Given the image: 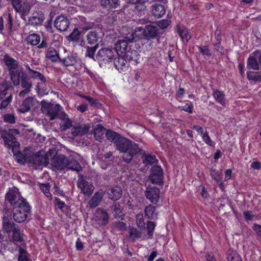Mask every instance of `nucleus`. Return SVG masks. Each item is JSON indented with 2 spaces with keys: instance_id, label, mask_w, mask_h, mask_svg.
I'll list each match as a JSON object with an SVG mask.
<instances>
[{
  "instance_id": "nucleus-58",
  "label": "nucleus",
  "mask_w": 261,
  "mask_h": 261,
  "mask_svg": "<svg viewBox=\"0 0 261 261\" xmlns=\"http://www.w3.org/2000/svg\"><path fill=\"white\" fill-rule=\"evenodd\" d=\"M210 174L212 178L217 182L221 181V178L220 176V174L215 169H211L210 170Z\"/></svg>"
},
{
  "instance_id": "nucleus-26",
  "label": "nucleus",
  "mask_w": 261,
  "mask_h": 261,
  "mask_svg": "<svg viewBox=\"0 0 261 261\" xmlns=\"http://www.w3.org/2000/svg\"><path fill=\"white\" fill-rule=\"evenodd\" d=\"M95 220L100 225H106L109 220V216L107 213L103 210H97L95 214Z\"/></svg>"
},
{
  "instance_id": "nucleus-31",
  "label": "nucleus",
  "mask_w": 261,
  "mask_h": 261,
  "mask_svg": "<svg viewBox=\"0 0 261 261\" xmlns=\"http://www.w3.org/2000/svg\"><path fill=\"white\" fill-rule=\"evenodd\" d=\"M44 19V15L41 13H33L29 19L30 24L34 26L41 25Z\"/></svg>"
},
{
  "instance_id": "nucleus-37",
  "label": "nucleus",
  "mask_w": 261,
  "mask_h": 261,
  "mask_svg": "<svg viewBox=\"0 0 261 261\" xmlns=\"http://www.w3.org/2000/svg\"><path fill=\"white\" fill-rule=\"evenodd\" d=\"M123 207L118 202H114L111 206V211L115 218H121L124 216Z\"/></svg>"
},
{
  "instance_id": "nucleus-53",
  "label": "nucleus",
  "mask_w": 261,
  "mask_h": 261,
  "mask_svg": "<svg viewBox=\"0 0 261 261\" xmlns=\"http://www.w3.org/2000/svg\"><path fill=\"white\" fill-rule=\"evenodd\" d=\"M69 37L72 41L79 42L80 39V32L77 29H75Z\"/></svg>"
},
{
  "instance_id": "nucleus-22",
  "label": "nucleus",
  "mask_w": 261,
  "mask_h": 261,
  "mask_svg": "<svg viewBox=\"0 0 261 261\" xmlns=\"http://www.w3.org/2000/svg\"><path fill=\"white\" fill-rule=\"evenodd\" d=\"M143 34L147 39L154 38L158 35V28L157 27L151 25H146L144 29H143Z\"/></svg>"
},
{
  "instance_id": "nucleus-16",
  "label": "nucleus",
  "mask_w": 261,
  "mask_h": 261,
  "mask_svg": "<svg viewBox=\"0 0 261 261\" xmlns=\"http://www.w3.org/2000/svg\"><path fill=\"white\" fill-rule=\"evenodd\" d=\"M3 229L7 233L8 237L11 236V232L18 226L12 221L11 218L4 216L2 220Z\"/></svg>"
},
{
  "instance_id": "nucleus-25",
  "label": "nucleus",
  "mask_w": 261,
  "mask_h": 261,
  "mask_svg": "<svg viewBox=\"0 0 261 261\" xmlns=\"http://www.w3.org/2000/svg\"><path fill=\"white\" fill-rule=\"evenodd\" d=\"M129 238L133 242L137 239L144 240L146 236L143 232L138 230L136 227H132L128 228Z\"/></svg>"
},
{
  "instance_id": "nucleus-36",
  "label": "nucleus",
  "mask_w": 261,
  "mask_h": 261,
  "mask_svg": "<svg viewBox=\"0 0 261 261\" xmlns=\"http://www.w3.org/2000/svg\"><path fill=\"white\" fill-rule=\"evenodd\" d=\"M46 57L53 62H59L60 58L57 50L53 47L48 48L46 53Z\"/></svg>"
},
{
  "instance_id": "nucleus-41",
  "label": "nucleus",
  "mask_w": 261,
  "mask_h": 261,
  "mask_svg": "<svg viewBox=\"0 0 261 261\" xmlns=\"http://www.w3.org/2000/svg\"><path fill=\"white\" fill-rule=\"evenodd\" d=\"M213 95L218 102L222 106L225 105V94L223 92L218 90H214Z\"/></svg>"
},
{
  "instance_id": "nucleus-59",
  "label": "nucleus",
  "mask_w": 261,
  "mask_h": 261,
  "mask_svg": "<svg viewBox=\"0 0 261 261\" xmlns=\"http://www.w3.org/2000/svg\"><path fill=\"white\" fill-rule=\"evenodd\" d=\"M12 96L11 95L8 96L6 99L2 100L0 104V110L5 109L12 101Z\"/></svg>"
},
{
  "instance_id": "nucleus-52",
  "label": "nucleus",
  "mask_w": 261,
  "mask_h": 261,
  "mask_svg": "<svg viewBox=\"0 0 261 261\" xmlns=\"http://www.w3.org/2000/svg\"><path fill=\"white\" fill-rule=\"evenodd\" d=\"M40 188L47 198L51 199V195L49 192L50 185L49 183L45 184H41L40 186Z\"/></svg>"
},
{
  "instance_id": "nucleus-44",
  "label": "nucleus",
  "mask_w": 261,
  "mask_h": 261,
  "mask_svg": "<svg viewBox=\"0 0 261 261\" xmlns=\"http://www.w3.org/2000/svg\"><path fill=\"white\" fill-rule=\"evenodd\" d=\"M11 87V84L7 81L0 83V99L3 98L7 94V91Z\"/></svg>"
},
{
  "instance_id": "nucleus-28",
  "label": "nucleus",
  "mask_w": 261,
  "mask_h": 261,
  "mask_svg": "<svg viewBox=\"0 0 261 261\" xmlns=\"http://www.w3.org/2000/svg\"><path fill=\"white\" fill-rule=\"evenodd\" d=\"M100 4L103 8L112 10L118 8L120 5V0H100Z\"/></svg>"
},
{
  "instance_id": "nucleus-13",
  "label": "nucleus",
  "mask_w": 261,
  "mask_h": 261,
  "mask_svg": "<svg viewBox=\"0 0 261 261\" xmlns=\"http://www.w3.org/2000/svg\"><path fill=\"white\" fill-rule=\"evenodd\" d=\"M160 190L156 187L148 186L145 191L146 198L152 203H156L159 199Z\"/></svg>"
},
{
  "instance_id": "nucleus-39",
  "label": "nucleus",
  "mask_w": 261,
  "mask_h": 261,
  "mask_svg": "<svg viewBox=\"0 0 261 261\" xmlns=\"http://www.w3.org/2000/svg\"><path fill=\"white\" fill-rule=\"evenodd\" d=\"M145 217L148 219H154L157 218L158 213L155 212V207L149 204L144 208Z\"/></svg>"
},
{
  "instance_id": "nucleus-48",
  "label": "nucleus",
  "mask_w": 261,
  "mask_h": 261,
  "mask_svg": "<svg viewBox=\"0 0 261 261\" xmlns=\"http://www.w3.org/2000/svg\"><path fill=\"white\" fill-rule=\"evenodd\" d=\"M158 160L154 155H147L143 160V163L146 166H156Z\"/></svg>"
},
{
  "instance_id": "nucleus-45",
  "label": "nucleus",
  "mask_w": 261,
  "mask_h": 261,
  "mask_svg": "<svg viewBox=\"0 0 261 261\" xmlns=\"http://www.w3.org/2000/svg\"><path fill=\"white\" fill-rule=\"evenodd\" d=\"M106 136L108 140L113 142L115 145L121 137L119 134L110 129L107 130Z\"/></svg>"
},
{
  "instance_id": "nucleus-56",
  "label": "nucleus",
  "mask_w": 261,
  "mask_h": 261,
  "mask_svg": "<svg viewBox=\"0 0 261 261\" xmlns=\"http://www.w3.org/2000/svg\"><path fill=\"white\" fill-rule=\"evenodd\" d=\"M136 223L139 227H144L145 222L143 219V214H139L136 216Z\"/></svg>"
},
{
  "instance_id": "nucleus-15",
  "label": "nucleus",
  "mask_w": 261,
  "mask_h": 261,
  "mask_svg": "<svg viewBox=\"0 0 261 261\" xmlns=\"http://www.w3.org/2000/svg\"><path fill=\"white\" fill-rule=\"evenodd\" d=\"M40 36L39 35L33 33L29 35L27 38V41L32 45H38L39 48H44L47 47L48 44L45 40H42L40 42Z\"/></svg>"
},
{
  "instance_id": "nucleus-30",
  "label": "nucleus",
  "mask_w": 261,
  "mask_h": 261,
  "mask_svg": "<svg viewBox=\"0 0 261 261\" xmlns=\"http://www.w3.org/2000/svg\"><path fill=\"white\" fill-rule=\"evenodd\" d=\"M89 129V126L86 124H82L74 126L72 129V134L73 136H83L86 134Z\"/></svg>"
},
{
  "instance_id": "nucleus-34",
  "label": "nucleus",
  "mask_w": 261,
  "mask_h": 261,
  "mask_svg": "<svg viewBox=\"0 0 261 261\" xmlns=\"http://www.w3.org/2000/svg\"><path fill=\"white\" fill-rule=\"evenodd\" d=\"M59 62L65 67L72 66L76 63V59L72 55H68L64 58H60Z\"/></svg>"
},
{
  "instance_id": "nucleus-4",
  "label": "nucleus",
  "mask_w": 261,
  "mask_h": 261,
  "mask_svg": "<svg viewBox=\"0 0 261 261\" xmlns=\"http://www.w3.org/2000/svg\"><path fill=\"white\" fill-rule=\"evenodd\" d=\"M41 106L42 112L48 117L50 120L58 118L60 114L64 112L59 105L49 103L45 100L41 101Z\"/></svg>"
},
{
  "instance_id": "nucleus-5",
  "label": "nucleus",
  "mask_w": 261,
  "mask_h": 261,
  "mask_svg": "<svg viewBox=\"0 0 261 261\" xmlns=\"http://www.w3.org/2000/svg\"><path fill=\"white\" fill-rule=\"evenodd\" d=\"M115 57V51L110 47H102L98 50L96 54L95 61H97L100 66L106 64L112 61Z\"/></svg>"
},
{
  "instance_id": "nucleus-49",
  "label": "nucleus",
  "mask_w": 261,
  "mask_h": 261,
  "mask_svg": "<svg viewBox=\"0 0 261 261\" xmlns=\"http://www.w3.org/2000/svg\"><path fill=\"white\" fill-rule=\"evenodd\" d=\"M98 44H96L93 47H86V56L88 57L93 60L96 59V55H95V52L98 47Z\"/></svg>"
},
{
  "instance_id": "nucleus-63",
  "label": "nucleus",
  "mask_w": 261,
  "mask_h": 261,
  "mask_svg": "<svg viewBox=\"0 0 261 261\" xmlns=\"http://www.w3.org/2000/svg\"><path fill=\"white\" fill-rule=\"evenodd\" d=\"M115 227L120 231L125 230L126 229V225L123 222H118L115 223Z\"/></svg>"
},
{
  "instance_id": "nucleus-1",
  "label": "nucleus",
  "mask_w": 261,
  "mask_h": 261,
  "mask_svg": "<svg viewBox=\"0 0 261 261\" xmlns=\"http://www.w3.org/2000/svg\"><path fill=\"white\" fill-rule=\"evenodd\" d=\"M115 146L116 149L120 152L124 153L122 158L123 161L129 163L133 160V157L140 153L142 149L139 147V145L132 142L129 139L121 137L117 141Z\"/></svg>"
},
{
  "instance_id": "nucleus-54",
  "label": "nucleus",
  "mask_w": 261,
  "mask_h": 261,
  "mask_svg": "<svg viewBox=\"0 0 261 261\" xmlns=\"http://www.w3.org/2000/svg\"><path fill=\"white\" fill-rule=\"evenodd\" d=\"M198 49L199 52L203 55L210 57L212 56V53L211 50L208 48V47L206 45L204 46H198Z\"/></svg>"
},
{
  "instance_id": "nucleus-57",
  "label": "nucleus",
  "mask_w": 261,
  "mask_h": 261,
  "mask_svg": "<svg viewBox=\"0 0 261 261\" xmlns=\"http://www.w3.org/2000/svg\"><path fill=\"white\" fill-rule=\"evenodd\" d=\"M4 120L6 122L13 124L15 122L16 117L13 114H6L4 116Z\"/></svg>"
},
{
  "instance_id": "nucleus-7",
  "label": "nucleus",
  "mask_w": 261,
  "mask_h": 261,
  "mask_svg": "<svg viewBox=\"0 0 261 261\" xmlns=\"http://www.w3.org/2000/svg\"><path fill=\"white\" fill-rule=\"evenodd\" d=\"M6 201H8L11 205L13 206L14 208L27 201L15 190L9 191L6 195Z\"/></svg>"
},
{
  "instance_id": "nucleus-10",
  "label": "nucleus",
  "mask_w": 261,
  "mask_h": 261,
  "mask_svg": "<svg viewBox=\"0 0 261 261\" xmlns=\"http://www.w3.org/2000/svg\"><path fill=\"white\" fill-rule=\"evenodd\" d=\"M149 178L152 184L161 185L163 182L164 173L160 166H154L152 167Z\"/></svg>"
},
{
  "instance_id": "nucleus-32",
  "label": "nucleus",
  "mask_w": 261,
  "mask_h": 261,
  "mask_svg": "<svg viewBox=\"0 0 261 261\" xmlns=\"http://www.w3.org/2000/svg\"><path fill=\"white\" fill-rule=\"evenodd\" d=\"M114 64L116 68L120 71H123L128 65H127V61L122 56V57H118L117 58H114Z\"/></svg>"
},
{
  "instance_id": "nucleus-40",
  "label": "nucleus",
  "mask_w": 261,
  "mask_h": 261,
  "mask_svg": "<svg viewBox=\"0 0 261 261\" xmlns=\"http://www.w3.org/2000/svg\"><path fill=\"white\" fill-rule=\"evenodd\" d=\"M88 43L90 45H96L99 40V36L98 33L95 31L89 32L87 36Z\"/></svg>"
},
{
  "instance_id": "nucleus-27",
  "label": "nucleus",
  "mask_w": 261,
  "mask_h": 261,
  "mask_svg": "<svg viewBox=\"0 0 261 261\" xmlns=\"http://www.w3.org/2000/svg\"><path fill=\"white\" fill-rule=\"evenodd\" d=\"M105 192L102 190H99L96 192L92 198L89 201V205L91 208L96 207L98 205L101 201Z\"/></svg>"
},
{
  "instance_id": "nucleus-38",
  "label": "nucleus",
  "mask_w": 261,
  "mask_h": 261,
  "mask_svg": "<svg viewBox=\"0 0 261 261\" xmlns=\"http://www.w3.org/2000/svg\"><path fill=\"white\" fill-rule=\"evenodd\" d=\"M106 129L104 127L101 125H98L93 130V134L95 139L101 142V140L103 138V135L106 133Z\"/></svg>"
},
{
  "instance_id": "nucleus-18",
  "label": "nucleus",
  "mask_w": 261,
  "mask_h": 261,
  "mask_svg": "<svg viewBox=\"0 0 261 261\" xmlns=\"http://www.w3.org/2000/svg\"><path fill=\"white\" fill-rule=\"evenodd\" d=\"M123 56L126 61L132 64L137 65L138 64V60L140 57L139 54L137 50L129 48L128 51Z\"/></svg>"
},
{
  "instance_id": "nucleus-11",
  "label": "nucleus",
  "mask_w": 261,
  "mask_h": 261,
  "mask_svg": "<svg viewBox=\"0 0 261 261\" xmlns=\"http://www.w3.org/2000/svg\"><path fill=\"white\" fill-rule=\"evenodd\" d=\"M77 186L84 195L90 196L94 189V186L87 181L86 177L81 175L79 176Z\"/></svg>"
},
{
  "instance_id": "nucleus-35",
  "label": "nucleus",
  "mask_w": 261,
  "mask_h": 261,
  "mask_svg": "<svg viewBox=\"0 0 261 261\" xmlns=\"http://www.w3.org/2000/svg\"><path fill=\"white\" fill-rule=\"evenodd\" d=\"M21 81V86L24 89L31 90L32 88V83L30 81V78L27 74L23 71L21 73L20 81Z\"/></svg>"
},
{
  "instance_id": "nucleus-47",
  "label": "nucleus",
  "mask_w": 261,
  "mask_h": 261,
  "mask_svg": "<svg viewBox=\"0 0 261 261\" xmlns=\"http://www.w3.org/2000/svg\"><path fill=\"white\" fill-rule=\"evenodd\" d=\"M227 259L228 261H242L241 256L238 253L231 250H229L227 251Z\"/></svg>"
},
{
  "instance_id": "nucleus-50",
  "label": "nucleus",
  "mask_w": 261,
  "mask_h": 261,
  "mask_svg": "<svg viewBox=\"0 0 261 261\" xmlns=\"http://www.w3.org/2000/svg\"><path fill=\"white\" fill-rule=\"evenodd\" d=\"M30 76L31 78L37 79L38 80H40L43 83H45L46 80L45 77L44 76V75L41 74V73L35 71L34 70H33V71L30 72Z\"/></svg>"
},
{
  "instance_id": "nucleus-20",
  "label": "nucleus",
  "mask_w": 261,
  "mask_h": 261,
  "mask_svg": "<svg viewBox=\"0 0 261 261\" xmlns=\"http://www.w3.org/2000/svg\"><path fill=\"white\" fill-rule=\"evenodd\" d=\"M259 55H254V51L248 58L247 61V68L248 69L258 70L259 69V63L258 60Z\"/></svg>"
},
{
  "instance_id": "nucleus-42",
  "label": "nucleus",
  "mask_w": 261,
  "mask_h": 261,
  "mask_svg": "<svg viewBox=\"0 0 261 261\" xmlns=\"http://www.w3.org/2000/svg\"><path fill=\"white\" fill-rule=\"evenodd\" d=\"M9 237L11 241L14 242H22L23 240V234L21 233L18 227L11 232V236Z\"/></svg>"
},
{
  "instance_id": "nucleus-17",
  "label": "nucleus",
  "mask_w": 261,
  "mask_h": 261,
  "mask_svg": "<svg viewBox=\"0 0 261 261\" xmlns=\"http://www.w3.org/2000/svg\"><path fill=\"white\" fill-rule=\"evenodd\" d=\"M68 158L63 154H58L53 158V166L59 170H64L66 168V164Z\"/></svg>"
},
{
  "instance_id": "nucleus-14",
  "label": "nucleus",
  "mask_w": 261,
  "mask_h": 261,
  "mask_svg": "<svg viewBox=\"0 0 261 261\" xmlns=\"http://www.w3.org/2000/svg\"><path fill=\"white\" fill-rule=\"evenodd\" d=\"M54 24L55 27L60 32L67 31L70 26L69 20L63 15L58 16L56 18Z\"/></svg>"
},
{
  "instance_id": "nucleus-64",
  "label": "nucleus",
  "mask_w": 261,
  "mask_h": 261,
  "mask_svg": "<svg viewBox=\"0 0 261 261\" xmlns=\"http://www.w3.org/2000/svg\"><path fill=\"white\" fill-rule=\"evenodd\" d=\"M135 5V10L138 12L144 11L146 10L145 4H137Z\"/></svg>"
},
{
  "instance_id": "nucleus-51",
  "label": "nucleus",
  "mask_w": 261,
  "mask_h": 261,
  "mask_svg": "<svg viewBox=\"0 0 261 261\" xmlns=\"http://www.w3.org/2000/svg\"><path fill=\"white\" fill-rule=\"evenodd\" d=\"M18 261H29L27 251L22 247L19 248Z\"/></svg>"
},
{
  "instance_id": "nucleus-29",
  "label": "nucleus",
  "mask_w": 261,
  "mask_h": 261,
  "mask_svg": "<svg viewBox=\"0 0 261 261\" xmlns=\"http://www.w3.org/2000/svg\"><path fill=\"white\" fill-rule=\"evenodd\" d=\"M142 34L143 28L142 27H138L134 32L127 34L125 36V39H128V41L130 42H133L134 41H136L141 38Z\"/></svg>"
},
{
  "instance_id": "nucleus-23",
  "label": "nucleus",
  "mask_w": 261,
  "mask_h": 261,
  "mask_svg": "<svg viewBox=\"0 0 261 261\" xmlns=\"http://www.w3.org/2000/svg\"><path fill=\"white\" fill-rule=\"evenodd\" d=\"M58 118L61 120L60 126L61 130H65L72 126L71 120L64 112L60 114Z\"/></svg>"
},
{
  "instance_id": "nucleus-6",
  "label": "nucleus",
  "mask_w": 261,
  "mask_h": 261,
  "mask_svg": "<svg viewBox=\"0 0 261 261\" xmlns=\"http://www.w3.org/2000/svg\"><path fill=\"white\" fill-rule=\"evenodd\" d=\"M31 207L29 203L26 201L14 208V220L16 222L22 223L27 219L29 215L31 214Z\"/></svg>"
},
{
  "instance_id": "nucleus-2",
  "label": "nucleus",
  "mask_w": 261,
  "mask_h": 261,
  "mask_svg": "<svg viewBox=\"0 0 261 261\" xmlns=\"http://www.w3.org/2000/svg\"><path fill=\"white\" fill-rule=\"evenodd\" d=\"M3 61L8 68L10 79L13 85L15 86L19 85L20 74L23 71V69H18L17 61L9 55L5 54L3 58Z\"/></svg>"
},
{
  "instance_id": "nucleus-60",
  "label": "nucleus",
  "mask_w": 261,
  "mask_h": 261,
  "mask_svg": "<svg viewBox=\"0 0 261 261\" xmlns=\"http://www.w3.org/2000/svg\"><path fill=\"white\" fill-rule=\"evenodd\" d=\"M193 108V105L189 103H186L184 106L178 107V109L180 110L184 111L190 114L192 113Z\"/></svg>"
},
{
  "instance_id": "nucleus-3",
  "label": "nucleus",
  "mask_w": 261,
  "mask_h": 261,
  "mask_svg": "<svg viewBox=\"0 0 261 261\" xmlns=\"http://www.w3.org/2000/svg\"><path fill=\"white\" fill-rule=\"evenodd\" d=\"M19 132L16 129H10L8 132L3 131L1 137L3 139L5 144L9 149H11L14 155L19 153V143L16 141L14 135H19Z\"/></svg>"
},
{
  "instance_id": "nucleus-12",
  "label": "nucleus",
  "mask_w": 261,
  "mask_h": 261,
  "mask_svg": "<svg viewBox=\"0 0 261 261\" xmlns=\"http://www.w3.org/2000/svg\"><path fill=\"white\" fill-rule=\"evenodd\" d=\"M130 43L128 39H122L118 40L115 43V51L117 52V54L119 56H123L129 49L130 48L128 46V43Z\"/></svg>"
},
{
  "instance_id": "nucleus-9",
  "label": "nucleus",
  "mask_w": 261,
  "mask_h": 261,
  "mask_svg": "<svg viewBox=\"0 0 261 261\" xmlns=\"http://www.w3.org/2000/svg\"><path fill=\"white\" fill-rule=\"evenodd\" d=\"M53 153L54 151L50 149L46 153H44L43 151H39L34 155L31 162L36 166H46L49 163V156L52 157V153Z\"/></svg>"
},
{
  "instance_id": "nucleus-43",
  "label": "nucleus",
  "mask_w": 261,
  "mask_h": 261,
  "mask_svg": "<svg viewBox=\"0 0 261 261\" xmlns=\"http://www.w3.org/2000/svg\"><path fill=\"white\" fill-rule=\"evenodd\" d=\"M176 30L182 40L185 39L186 40L188 41L190 39V36L189 35L188 31L186 28L177 25L176 27Z\"/></svg>"
},
{
  "instance_id": "nucleus-8",
  "label": "nucleus",
  "mask_w": 261,
  "mask_h": 261,
  "mask_svg": "<svg viewBox=\"0 0 261 261\" xmlns=\"http://www.w3.org/2000/svg\"><path fill=\"white\" fill-rule=\"evenodd\" d=\"M10 1L15 11L20 14L21 18L25 20V16L27 15L30 11V5L28 3H22L21 0Z\"/></svg>"
},
{
  "instance_id": "nucleus-33",
  "label": "nucleus",
  "mask_w": 261,
  "mask_h": 261,
  "mask_svg": "<svg viewBox=\"0 0 261 261\" xmlns=\"http://www.w3.org/2000/svg\"><path fill=\"white\" fill-rule=\"evenodd\" d=\"M166 12L164 6L161 4H155L152 6V14L158 18L163 16Z\"/></svg>"
},
{
  "instance_id": "nucleus-55",
  "label": "nucleus",
  "mask_w": 261,
  "mask_h": 261,
  "mask_svg": "<svg viewBox=\"0 0 261 261\" xmlns=\"http://www.w3.org/2000/svg\"><path fill=\"white\" fill-rule=\"evenodd\" d=\"M155 228V224L151 221H148L147 224V229L148 231V234L149 238H151L153 236V232Z\"/></svg>"
},
{
  "instance_id": "nucleus-62",
  "label": "nucleus",
  "mask_w": 261,
  "mask_h": 261,
  "mask_svg": "<svg viewBox=\"0 0 261 261\" xmlns=\"http://www.w3.org/2000/svg\"><path fill=\"white\" fill-rule=\"evenodd\" d=\"M202 137L203 140L208 145L211 146L213 145L212 141L211 139L208 135L207 134V132H205L204 134H203L202 135Z\"/></svg>"
},
{
  "instance_id": "nucleus-19",
  "label": "nucleus",
  "mask_w": 261,
  "mask_h": 261,
  "mask_svg": "<svg viewBox=\"0 0 261 261\" xmlns=\"http://www.w3.org/2000/svg\"><path fill=\"white\" fill-rule=\"evenodd\" d=\"M109 198L113 200H117L121 198L122 195V190L120 187L112 186L107 191Z\"/></svg>"
},
{
  "instance_id": "nucleus-21",
  "label": "nucleus",
  "mask_w": 261,
  "mask_h": 261,
  "mask_svg": "<svg viewBox=\"0 0 261 261\" xmlns=\"http://www.w3.org/2000/svg\"><path fill=\"white\" fill-rule=\"evenodd\" d=\"M35 105V98L34 97L29 96L22 102V105L18 109V111L24 113L28 112Z\"/></svg>"
},
{
  "instance_id": "nucleus-24",
  "label": "nucleus",
  "mask_w": 261,
  "mask_h": 261,
  "mask_svg": "<svg viewBox=\"0 0 261 261\" xmlns=\"http://www.w3.org/2000/svg\"><path fill=\"white\" fill-rule=\"evenodd\" d=\"M65 169L79 172L82 170V167L75 159L69 156L68 158Z\"/></svg>"
},
{
  "instance_id": "nucleus-46",
  "label": "nucleus",
  "mask_w": 261,
  "mask_h": 261,
  "mask_svg": "<svg viewBox=\"0 0 261 261\" xmlns=\"http://www.w3.org/2000/svg\"><path fill=\"white\" fill-rule=\"evenodd\" d=\"M247 77L250 81L253 82L261 81V71H250L247 72Z\"/></svg>"
},
{
  "instance_id": "nucleus-61",
  "label": "nucleus",
  "mask_w": 261,
  "mask_h": 261,
  "mask_svg": "<svg viewBox=\"0 0 261 261\" xmlns=\"http://www.w3.org/2000/svg\"><path fill=\"white\" fill-rule=\"evenodd\" d=\"M170 24V21L167 19L161 20L157 23L158 25L162 29H166Z\"/></svg>"
}]
</instances>
